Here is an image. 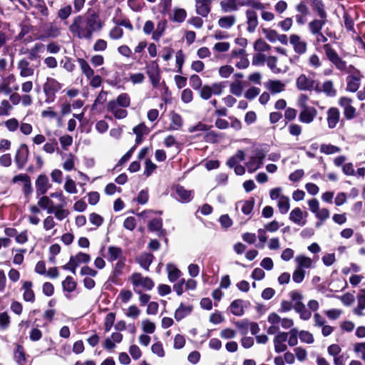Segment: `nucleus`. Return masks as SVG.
Wrapping results in <instances>:
<instances>
[{
	"label": "nucleus",
	"mask_w": 365,
	"mask_h": 365,
	"mask_svg": "<svg viewBox=\"0 0 365 365\" xmlns=\"http://www.w3.org/2000/svg\"><path fill=\"white\" fill-rule=\"evenodd\" d=\"M317 81L306 74H300L296 79V86L300 91H311L316 88Z\"/></svg>",
	"instance_id": "0eeeda50"
},
{
	"label": "nucleus",
	"mask_w": 365,
	"mask_h": 365,
	"mask_svg": "<svg viewBox=\"0 0 365 365\" xmlns=\"http://www.w3.org/2000/svg\"><path fill=\"white\" fill-rule=\"evenodd\" d=\"M151 351L153 354L157 355L160 358H163L165 355V351L164 350L163 343L160 341L154 343L151 346Z\"/></svg>",
	"instance_id": "603ef678"
},
{
	"label": "nucleus",
	"mask_w": 365,
	"mask_h": 365,
	"mask_svg": "<svg viewBox=\"0 0 365 365\" xmlns=\"http://www.w3.org/2000/svg\"><path fill=\"white\" fill-rule=\"evenodd\" d=\"M60 88V83L56 79L48 78L46 83L43 85V92L46 97V101L48 103L53 101L56 93Z\"/></svg>",
	"instance_id": "423d86ee"
},
{
	"label": "nucleus",
	"mask_w": 365,
	"mask_h": 365,
	"mask_svg": "<svg viewBox=\"0 0 365 365\" xmlns=\"http://www.w3.org/2000/svg\"><path fill=\"white\" fill-rule=\"evenodd\" d=\"M264 157L265 155L262 151H259L255 155L252 156L246 163L248 172L252 173L259 169Z\"/></svg>",
	"instance_id": "ddd939ff"
},
{
	"label": "nucleus",
	"mask_w": 365,
	"mask_h": 365,
	"mask_svg": "<svg viewBox=\"0 0 365 365\" xmlns=\"http://www.w3.org/2000/svg\"><path fill=\"white\" fill-rule=\"evenodd\" d=\"M269 69L274 73H285L288 70L287 66H277V58L274 56H268L266 62Z\"/></svg>",
	"instance_id": "a878e982"
},
{
	"label": "nucleus",
	"mask_w": 365,
	"mask_h": 365,
	"mask_svg": "<svg viewBox=\"0 0 365 365\" xmlns=\"http://www.w3.org/2000/svg\"><path fill=\"white\" fill-rule=\"evenodd\" d=\"M17 67L20 70V76L21 77H29L33 76L34 73V69L30 67V63L26 58L21 59L18 63Z\"/></svg>",
	"instance_id": "5701e85b"
},
{
	"label": "nucleus",
	"mask_w": 365,
	"mask_h": 365,
	"mask_svg": "<svg viewBox=\"0 0 365 365\" xmlns=\"http://www.w3.org/2000/svg\"><path fill=\"white\" fill-rule=\"evenodd\" d=\"M288 335L289 334V338H287L288 340V344L290 346H294L298 344V336H299V331L297 329H292L289 332H287Z\"/></svg>",
	"instance_id": "13d9d810"
},
{
	"label": "nucleus",
	"mask_w": 365,
	"mask_h": 365,
	"mask_svg": "<svg viewBox=\"0 0 365 365\" xmlns=\"http://www.w3.org/2000/svg\"><path fill=\"white\" fill-rule=\"evenodd\" d=\"M62 287L63 290L67 291L68 292H72L76 288V283L75 282L72 277L68 276L62 282Z\"/></svg>",
	"instance_id": "3c124183"
},
{
	"label": "nucleus",
	"mask_w": 365,
	"mask_h": 365,
	"mask_svg": "<svg viewBox=\"0 0 365 365\" xmlns=\"http://www.w3.org/2000/svg\"><path fill=\"white\" fill-rule=\"evenodd\" d=\"M327 21V18H320V19H314L311 21L308 24V28L310 33L312 35H315L322 32V29L326 24Z\"/></svg>",
	"instance_id": "b1692460"
},
{
	"label": "nucleus",
	"mask_w": 365,
	"mask_h": 365,
	"mask_svg": "<svg viewBox=\"0 0 365 365\" xmlns=\"http://www.w3.org/2000/svg\"><path fill=\"white\" fill-rule=\"evenodd\" d=\"M306 271L295 267L292 273V280L297 284L302 283L305 278Z\"/></svg>",
	"instance_id": "5fc2aeb1"
},
{
	"label": "nucleus",
	"mask_w": 365,
	"mask_h": 365,
	"mask_svg": "<svg viewBox=\"0 0 365 365\" xmlns=\"http://www.w3.org/2000/svg\"><path fill=\"white\" fill-rule=\"evenodd\" d=\"M236 207H237V208L240 207L241 210L244 214L250 215L253 210L254 201H252V200L240 201L237 203Z\"/></svg>",
	"instance_id": "a18cd8bd"
},
{
	"label": "nucleus",
	"mask_w": 365,
	"mask_h": 365,
	"mask_svg": "<svg viewBox=\"0 0 365 365\" xmlns=\"http://www.w3.org/2000/svg\"><path fill=\"white\" fill-rule=\"evenodd\" d=\"M175 191L177 195L176 198L182 202H189L192 199V192L185 189L182 186H177Z\"/></svg>",
	"instance_id": "c756f323"
},
{
	"label": "nucleus",
	"mask_w": 365,
	"mask_h": 365,
	"mask_svg": "<svg viewBox=\"0 0 365 365\" xmlns=\"http://www.w3.org/2000/svg\"><path fill=\"white\" fill-rule=\"evenodd\" d=\"M73 36L79 38H90L91 37V14L90 9L84 15L76 16L73 24L69 27Z\"/></svg>",
	"instance_id": "f257e3e1"
},
{
	"label": "nucleus",
	"mask_w": 365,
	"mask_h": 365,
	"mask_svg": "<svg viewBox=\"0 0 365 365\" xmlns=\"http://www.w3.org/2000/svg\"><path fill=\"white\" fill-rule=\"evenodd\" d=\"M264 87L272 93H279L284 91L285 83L279 80H269Z\"/></svg>",
	"instance_id": "aec40b11"
},
{
	"label": "nucleus",
	"mask_w": 365,
	"mask_h": 365,
	"mask_svg": "<svg viewBox=\"0 0 365 365\" xmlns=\"http://www.w3.org/2000/svg\"><path fill=\"white\" fill-rule=\"evenodd\" d=\"M288 333L285 331H279L276 333L275 336L273 339L274 351L277 353H281L285 351L287 349V346L285 341L287 340Z\"/></svg>",
	"instance_id": "9b49d317"
},
{
	"label": "nucleus",
	"mask_w": 365,
	"mask_h": 365,
	"mask_svg": "<svg viewBox=\"0 0 365 365\" xmlns=\"http://www.w3.org/2000/svg\"><path fill=\"white\" fill-rule=\"evenodd\" d=\"M307 216V212H303L299 207H296L289 213V220L298 225L304 226L306 224L304 218Z\"/></svg>",
	"instance_id": "f3484780"
},
{
	"label": "nucleus",
	"mask_w": 365,
	"mask_h": 365,
	"mask_svg": "<svg viewBox=\"0 0 365 365\" xmlns=\"http://www.w3.org/2000/svg\"><path fill=\"white\" fill-rule=\"evenodd\" d=\"M247 17V30L249 33H253L258 26V19L257 13L251 9L246 11Z\"/></svg>",
	"instance_id": "a211bd4d"
},
{
	"label": "nucleus",
	"mask_w": 365,
	"mask_h": 365,
	"mask_svg": "<svg viewBox=\"0 0 365 365\" xmlns=\"http://www.w3.org/2000/svg\"><path fill=\"white\" fill-rule=\"evenodd\" d=\"M267 322L270 326L267 328L268 334L272 335L279 332L280 326L284 329H288L294 326L293 319L287 317L282 318L276 312H271L267 317Z\"/></svg>",
	"instance_id": "f03ea898"
},
{
	"label": "nucleus",
	"mask_w": 365,
	"mask_h": 365,
	"mask_svg": "<svg viewBox=\"0 0 365 365\" xmlns=\"http://www.w3.org/2000/svg\"><path fill=\"white\" fill-rule=\"evenodd\" d=\"M294 262L296 263V267L302 270L310 269L313 267L312 259L304 255H297L294 259Z\"/></svg>",
	"instance_id": "4be33fe9"
},
{
	"label": "nucleus",
	"mask_w": 365,
	"mask_h": 365,
	"mask_svg": "<svg viewBox=\"0 0 365 365\" xmlns=\"http://www.w3.org/2000/svg\"><path fill=\"white\" fill-rule=\"evenodd\" d=\"M153 259V255L150 253H143L138 258L137 262L145 269H148Z\"/></svg>",
	"instance_id": "f704fd0d"
},
{
	"label": "nucleus",
	"mask_w": 365,
	"mask_h": 365,
	"mask_svg": "<svg viewBox=\"0 0 365 365\" xmlns=\"http://www.w3.org/2000/svg\"><path fill=\"white\" fill-rule=\"evenodd\" d=\"M147 73L153 87L158 86L160 81V70L155 63H152L147 66Z\"/></svg>",
	"instance_id": "4468645a"
},
{
	"label": "nucleus",
	"mask_w": 365,
	"mask_h": 365,
	"mask_svg": "<svg viewBox=\"0 0 365 365\" xmlns=\"http://www.w3.org/2000/svg\"><path fill=\"white\" fill-rule=\"evenodd\" d=\"M308 63L311 67L315 69L319 68L322 66V61L319 57L315 53L309 56L308 58Z\"/></svg>",
	"instance_id": "69168bd1"
},
{
	"label": "nucleus",
	"mask_w": 365,
	"mask_h": 365,
	"mask_svg": "<svg viewBox=\"0 0 365 365\" xmlns=\"http://www.w3.org/2000/svg\"><path fill=\"white\" fill-rule=\"evenodd\" d=\"M233 72L234 68L230 65H225L219 68V75L223 78L230 77Z\"/></svg>",
	"instance_id": "bf43d9fd"
},
{
	"label": "nucleus",
	"mask_w": 365,
	"mask_h": 365,
	"mask_svg": "<svg viewBox=\"0 0 365 365\" xmlns=\"http://www.w3.org/2000/svg\"><path fill=\"white\" fill-rule=\"evenodd\" d=\"M358 304L354 309V313L358 316L363 314V310L365 309V290H362L357 297Z\"/></svg>",
	"instance_id": "37998d69"
},
{
	"label": "nucleus",
	"mask_w": 365,
	"mask_h": 365,
	"mask_svg": "<svg viewBox=\"0 0 365 365\" xmlns=\"http://www.w3.org/2000/svg\"><path fill=\"white\" fill-rule=\"evenodd\" d=\"M277 205L281 214H287L290 208V200L289 197L285 195L281 197V199L277 201Z\"/></svg>",
	"instance_id": "4c0bfd02"
},
{
	"label": "nucleus",
	"mask_w": 365,
	"mask_h": 365,
	"mask_svg": "<svg viewBox=\"0 0 365 365\" xmlns=\"http://www.w3.org/2000/svg\"><path fill=\"white\" fill-rule=\"evenodd\" d=\"M15 361L19 365H25L26 363V352L22 345L16 344L14 351Z\"/></svg>",
	"instance_id": "393cba45"
},
{
	"label": "nucleus",
	"mask_w": 365,
	"mask_h": 365,
	"mask_svg": "<svg viewBox=\"0 0 365 365\" xmlns=\"http://www.w3.org/2000/svg\"><path fill=\"white\" fill-rule=\"evenodd\" d=\"M230 93L237 97L241 96L243 91L242 82L238 80L232 82L230 86Z\"/></svg>",
	"instance_id": "49530a36"
},
{
	"label": "nucleus",
	"mask_w": 365,
	"mask_h": 365,
	"mask_svg": "<svg viewBox=\"0 0 365 365\" xmlns=\"http://www.w3.org/2000/svg\"><path fill=\"white\" fill-rule=\"evenodd\" d=\"M270 46L263 39H257L254 44V48L258 51H266L269 49Z\"/></svg>",
	"instance_id": "338daca9"
},
{
	"label": "nucleus",
	"mask_w": 365,
	"mask_h": 365,
	"mask_svg": "<svg viewBox=\"0 0 365 365\" xmlns=\"http://www.w3.org/2000/svg\"><path fill=\"white\" fill-rule=\"evenodd\" d=\"M78 63L83 73L86 74L88 79L91 78V68L88 62L83 58H78Z\"/></svg>",
	"instance_id": "6e6d98bb"
},
{
	"label": "nucleus",
	"mask_w": 365,
	"mask_h": 365,
	"mask_svg": "<svg viewBox=\"0 0 365 365\" xmlns=\"http://www.w3.org/2000/svg\"><path fill=\"white\" fill-rule=\"evenodd\" d=\"M48 177L46 174H40L35 182L36 193L37 197L45 195L51 187Z\"/></svg>",
	"instance_id": "9d476101"
},
{
	"label": "nucleus",
	"mask_w": 365,
	"mask_h": 365,
	"mask_svg": "<svg viewBox=\"0 0 365 365\" xmlns=\"http://www.w3.org/2000/svg\"><path fill=\"white\" fill-rule=\"evenodd\" d=\"M130 281L135 292L137 290H151L154 287V282L148 277H143L140 273H134L130 277Z\"/></svg>",
	"instance_id": "20e7f679"
},
{
	"label": "nucleus",
	"mask_w": 365,
	"mask_h": 365,
	"mask_svg": "<svg viewBox=\"0 0 365 365\" xmlns=\"http://www.w3.org/2000/svg\"><path fill=\"white\" fill-rule=\"evenodd\" d=\"M29 150L26 144L22 143L17 150L14 161L19 170L23 169L29 159Z\"/></svg>",
	"instance_id": "1a4fd4ad"
},
{
	"label": "nucleus",
	"mask_w": 365,
	"mask_h": 365,
	"mask_svg": "<svg viewBox=\"0 0 365 365\" xmlns=\"http://www.w3.org/2000/svg\"><path fill=\"white\" fill-rule=\"evenodd\" d=\"M41 197L39 198L38 201V206L43 210H46L48 214H52L53 212V209L52 207H49L50 203V196L41 195Z\"/></svg>",
	"instance_id": "de8ad7c7"
},
{
	"label": "nucleus",
	"mask_w": 365,
	"mask_h": 365,
	"mask_svg": "<svg viewBox=\"0 0 365 365\" xmlns=\"http://www.w3.org/2000/svg\"><path fill=\"white\" fill-rule=\"evenodd\" d=\"M299 337L302 342L307 344H312L314 342V336L312 334L307 331H299Z\"/></svg>",
	"instance_id": "680f3d73"
},
{
	"label": "nucleus",
	"mask_w": 365,
	"mask_h": 365,
	"mask_svg": "<svg viewBox=\"0 0 365 365\" xmlns=\"http://www.w3.org/2000/svg\"><path fill=\"white\" fill-rule=\"evenodd\" d=\"M166 271L168 278L170 282L178 280L182 274L181 271L175 264L171 263L166 265Z\"/></svg>",
	"instance_id": "bb28decb"
},
{
	"label": "nucleus",
	"mask_w": 365,
	"mask_h": 365,
	"mask_svg": "<svg viewBox=\"0 0 365 365\" xmlns=\"http://www.w3.org/2000/svg\"><path fill=\"white\" fill-rule=\"evenodd\" d=\"M320 151L327 155H330L339 153L340 151V148L330 144H323L320 148Z\"/></svg>",
	"instance_id": "4d7b16f0"
},
{
	"label": "nucleus",
	"mask_w": 365,
	"mask_h": 365,
	"mask_svg": "<svg viewBox=\"0 0 365 365\" xmlns=\"http://www.w3.org/2000/svg\"><path fill=\"white\" fill-rule=\"evenodd\" d=\"M220 7L225 13L237 11L238 9L236 0H222L220 1Z\"/></svg>",
	"instance_id": "ea45409f"
},
{
	"label": "nucleus",
	"mask_w": 365,
	"mask_h": 365,
	"mask_svg": "<svg viewBox=\"0 0 365 365\" xmlns=\"http://www.w3.org/2000/svg\"><path fill=\"white\" fill-rule=\"evenodd\" d=\"M166 27V20H162L160 22H158L156 29L153 33L152 38L155 41H158L163 36Z\"/></svg>",
	"instance_id": "79ce46f5"
},
{
	"label": "nucleus",
	"mask_w": 365,
	"mask_h": 365,
	"mask_svg": "<svg viewBox=\"0 0 365 365\" xmlns=\"http://www.w3.org/2000/svg\"><path fill=\"white\" fill-rule=\"evenodd\" d=\"M293 309L300 316V318L303 320H308L312 317V313L308 310L303 303H298L293 304Z\"/></svg>",
	"instance_id": "473e14b6"
},
{
	"label": "nucleus",
	"mask_w": 365,
	"mask_h": 365,
	"mask_svg": "<svg viewBox=\"0 0 365 365\" xmlns=\"http://www.w3.org/2000/svg\"><path fill=\"white\" fill-rule=\"evenodd\" d=\"M170 120L171 123L170 125V128L171 130H178L182 125V118L178 113L172 112L170 113Z\"/></svg>",
	"instance_id": "c03bdc74"
},
{
	"label": "nucleus",
	"mask_w": 365,
	"mask_h": 365,
	"mask_svg": "<svg viewBox=\"0 0 365 365\" xmlns=\"http://www.w3.org/2000/svg\"><path fill=\"white\" fill-rule=\"evenodd\" d=\"M340 119V111L336 107H331L327 112V121L329 128L333 129L336 127Z\"/></svg>",
	"instance_id": "2eb2a0df"
},
{
	"label": "nucleus",
	"mask_w": 365,
	"mask_h": 365,
	"mask_svg": "<svg viewBox=\"0 0 365 365\" xmlns=\"http://www.w3.org/2000/svg\"><path fill=\"white\" fill-rule=\"evenodd\" d=\"M192 306L184 305L181 304L180 307L175 312V319L177 321H180L183 318L186 317L192 312Z\"/></svg>",
	"instance_id": "c85d7f7f"
},
{
	"label": "nucleus",
	"mask_w": 365,
	"mask_h": 365,
	"mask_svg": "<svg viewBox=\"0 0 365 365\" xmlns=\"http://www.w3.org/2000/svg\"><path fill=\"white\" fill-rule=\"evenodd\" d=\"M122 257V250L117 247H110L108 251V259L114 261Z\"/></svg>",
	"instance_id": "8fccbe9b"
},
{
	"label": "nucleus",
	"mask_w": 365,
	"mask_h": 365,
	"mask_svg": "<svg viewBox=\"0 0 365 365\" xmlns=\"http://www.w3.org/2000/svg\"><path fill=\"white\" fill-rule=\"evenodd\" d=\"M354 351L365 361V342L356 343L354 345Z\"/></svg>",
	"instance_id": "774afa93"
},
{
	"label": "nucleus",
	"mask_w": 365,
	"mask_h": 365,
	"mask_svg": "<svg viewBox=\"0 0 365 365\" xmlns=\"http://www.w3.org/2000/svg\"><path fill=\"white\" fill-rule=\"evenodd\" d=\"M186 17L187 12L184 9L174 8L170 20L174 22L182 23L185 20Z\"/></svg>",
	"instance_id": "e433bc0d"
},
{
	"label": "nucleus",
	"mask_w": 365,
	"mask_h": 365,
	"mask_svg": "<svg viewBox=\"0 0 365 365\" xmlns=\"http://www.w3.org/2000/svg\"><path fill=\"white\" fill-rule=\"evenodd\" d=\"M245 158V153L242 150H237V153L231 157L227 162V165L230 168H233L236 165H240L241 161Z\"/></svg>",
	"instance_id": "58836bf2"
},
{
	"label": "nucleus",
	"mask_w": 365,
	"mask_h": 365,
	"mask_svg": "<svg viewBox=\"0 0 365 365\" xmlns=\"http://www.w3.org/2000/svg\"><path fill=\"white\" fill-rule=\"evenodd\" d=\"M353 100L347 96H341L338 104L343 108L344 116L346 120H352L356 116V109L352 106Z\"/></svg>",
	"instance_id": "39448f33"
},
{
	"label": "nucleus",
	"mask_w": 365,
	"mask_h": 365,
	"mask_svg": "<svg viewBox=\"0 0 365 365\" xmlns=\"http://www.w3.org/2000/svg\"><path fill=\"white\" fill-rule=\"evenodd\" d=\"M185 344V338L183 335L176 334L174 337L173 347L175 349H180Z\"/></svg>",
	"instance_id": "0e129e2a"
},
{
	"label": "nucleus",
	"mask_w": 365,
	"mask_h": 365,
	"mask_svg": "<svg viewBox=\"0 0 365 365\" xmlns=\"http://www.w3.org/2000/svg\"><path fill=\"white\" fill-rule=\"evenodd\" d=\"M230 48V43L226 41L217 42L213 46V51L217 52H227Z\"/></svg>",
	"instance_id": "e2e57ef3"
},
{
	"label": "nucleus",
	"mask_w": 365,
	"mask_h": 365,
	"mask_svg": "<svg viewBox=\"0 0 365 365\" xmlns=\"http://www.w3.org/2000/svg\"><path fill=\"white\" fill-rule=\"evenodd\" d=\"M141 327L143 331L148 334L154 333L156 329L155 324L148 319H145L141 322Z\"/></svg>",
	"instance_id": "09e8293b"
},
{
	"label": "nucleus",
	"mask_w": 365,
	"mask_h": 365,
	"mask_svg": "<svg viewBox=\"0 0 365 365\" xmlns=\"http://www.w3.org/2000/svg\"><path fill=\"white\" fill-rule=\"evenodd\" d=\"M325 54L329 61L334 65V66L340 71H346L348 75H350L352 72L357 70L354 66L349 65L347 67L346 62L344 61L336 53V51L332 48L330 44L327 43L323 46Z\"/></svg>",
	"instance_id": "7ed1b4c3"
},
{
	"label": "nucleus",
	"mask_w": 365,
	"mask_h": 365,
	"mask_svg": "<svg viewBox=\"0 0 365 365\" xmlns=\"http://www.w3.org/2000/svg\"><path fill=\"white\" fill-rule=\"evenodd\" d=\"M289 43L295 53L298 56L304 54L307 51V43L298 34H291L289 38Z\"/></svg>",
	"instance_id": "6e6552de"
},
{
	"label": "nucleus",
	"mask_w": 365,
	"mask_h": 365,
	"mask_svg": "<svg viewBox=\"0 0 365 365\" xmlns=\"http://www.w3.org/2000/svg\"><path fill=\"white\" fill-rule=\"evenodd\" d=\"M236 23V17L234 15L222 16L218 19V26L223 29H231Z\"/></svg>",
	"instance_id": "cd10ccee"
},
{
	"label": "nucleus",
	"mask_w": 365,
	"mask_h": 365,
	"mask_svg": "<svg viewBox=\"0 0 365 365\" xmlns=\"http://www.w3.org/2000/svg\"><path fill=\"white\" fill-rule=\"evenodd\" d=\"M210 0H195L196 13L206 17L210 12Z\"/></svg>",
	"instance_id": "6ab92c4d"
},
{
	"label": "nucleus",
	"mask_w": 365,
	"mask_h": 365,
	"mask_svg": "<svg viewBox=\"0 0 365 365\" xmlns=\"http://www.w3.org/2000/svg\"><path fill=\"white\" fill-rule=\"evenodd\" d=\"M262 32L267 40L270 42H276L277 41L278 33L273 29H263Z\"/></svg>",
	"instance_id": "052dcab7"
},
{
	"label": "nucleus",
	"mask_w": 365,
	"mask_h": 365,
	"mask_svg": "<svg viewBox=\"0 0 365 365\" xmlns=\"http://www.w3.org/2000/svg\"><path fill=\"white\" fill-rule=\"evenodd\" d=\"M230 312L235 316L244 314L245 302L242 299L234 300L230 304Z\"/></svg>",
	"instance_id": "2f4dec72"
},
{
	"label": "nucleus",
	"mask_w": 365,
	"mask_h": 365,
	"mask_svg": "<svg viewBox=\"0 0 365 365\" xmlns=\"http://www.w3.org/2000/svg\"><path fill=\"white\" fill-rule=\"evenodd\" d=\"M315 91L317 93H323L328 97H335L337 91L334 87V83L331 80H326L324 81L321 86H319L317 82Z\"/></svg>",
	"instance_id": "f8f14e48"
},
{
	"label": "nucleus",
	"mask_w": 365,
	"mask_h": 365,
	"mask_svg": "<svg viewBox=\"0 0 365 365\" xmlns=\"http://www.w3.org/2000/svg\"><path fill=\"white\" fill-rule=\"evenodd\" d=\"M108 109L118 119H123L128 115L127 110L124 108L117 106L114 102L108 103Z\"/></svg>",
	"instance_id": "412c9836"
},
{
	"label": "nucleus",
	"mask_w": 365,
	"mask_h": 365,
	"mask_svg": "<svg viewBox=\"0 0 365 365\" xmlns=\"http://www.w3.org/2000/svg\"><path fill=\"white\" fill-rule=\"evenodd\" d=\"M66 205L64 204H58L57 205V207L56 209L55 210V211L53 212L54 213V215L56 217V218L58 220H63L64 218H66L69 212L67 210H64L63 209V207L65 206Z\"/></svg>",
	"instance_id": "864d4df0"
},
{
	"label": "nucleus",
	"mask_w": 365,
	"mask_h": 365,
	"mask_svg": "<svg viewBox=\"0 0 365 365\" xmlns=\"http://www.w3.org/2000/svg\"><path fill=\"white\" fill-rule=\"evenodd\" d=\"M317 110L314 107H309L300 111L299 120L303 123H311L317 115Z\"/></svg>",
	"instance_id": "dca6fc26"
},
{
	"label": "nucleus",
	"mask_w": 365,
	"mask_h": 365,
	"mask_svg": "<svg viewBox=\"0 0 365 365\" xmlns=\"http://www.w3.org/2000/svg\"><path fill=\"white\" fill-rule=\"evenodd\" d=\"M362 79H359L356 78H346V91L351 92V93H355L358 91V89L360 87L361 81Z\"/></svg>",
	"instance_id": "72a5a7b5"
},
{
	"label": "nucleus",
	"mask_w": 365,
	"mask_h": 365,
	"mask_svg": "<svg viewBox=\"0 0 365 365\" xmlns=\"http://www.w3.org/2000/svg\"><path fill=\"white\" fill-rule=\"evenodd\" d=\"M31 287L32 282L31 281H26L23 284V289H25L23 298L26 302H34L35 301V294Z\"/></svg>",
	"instance_id": "7c9ffc66"
},
{
	"label": "nucleus",
	"mask_w": 365,
	"mask_h": 365,
	"mask_svg": "<svg viewBox=\"0 0 365 365\" xmlns=\"http://www.w3.org/2000/svg\"><path fill=\"white\" fill-rule=\"evenodd\" d=\"M148 229L152 232H157L158 235L163 233V222L161 218L152 219L148 223Z\"/></svg>",
	"instance_id": "c9c22d12"
},
{
	"label": "nucleus",
	"mask_w": 365,
	"mask_h": 365,
	"mask_svg": "<svg viewBox=\"0 0 365 365\" xmlns=\"http://www.w3.org/2000/svg\"><path fill=\"white\" fill-rule=\"evenodd\" d=\"M114 102L117 106H120L123 108H128L130 105V98L126 93L120 94L115 100L111 101Z\"/></svg>",
	"instance_id": "a19ab883"
}]
</instances>
